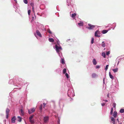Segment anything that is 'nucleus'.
<instances>
[{
    "instance_id": "f257e3e1",
    "label": "nucleus",
    "mask_w": 124,
    "mask_h": 124,
    "mask_svg": "<svg viewBox=\"0 0 124 124\" xmlns=\"http://www.w3.org/2000/svg\"><path fill=\"white\" fill-rule=\"evenodd\" d=\"M88 26L86 28L89 29H93L95 27V25H92L89 23L88 24Z\"/></svg>"
},
{
    "instance_id": "f03ea898",
    "label": "nucleus",
    "mask_w": 124,
    "mask_h": 124,
    "mask_svg": "<svg viewBox=\"0 0 124 124\" xmlns=\"http://www.w3.org/2000/svg\"><path fill=\"white\" fill-rule=\"evenodd\" d=\"M55 47L56 49V51L57 53H59L61 49H62V47L61 46H59L57 45L55 46Z\"/></svg>"
},
{
    "instance_id": "7ed1b4c3",
    "label": "nucleus",
    "mask_w": 124,
    "mask_h": 124,
    "mask_svg": "<svg viewBox=\"0 0 124 124\" xmlns=\"http://www.w3.org/2000/svg\"><path fill=\"white\" fill-rule=\"evenodd\" d=\"M35 110V108H33L30 109H28V113L29 114H31L34 112Z\"/></svg>"
},
{
    "instance_id": "20e7f679",
    "label": "nucleus",
    "mask_w": 124,
    "mask_h": 124,
    "mask_svg": "<svg viewBox=\"0 0 124 124\" xmlns=\"http://www.w3.org/2000/svg\"><path fill=\"white\" fill-rule=\"evenodd\" d=\"M10 111L9 109L7 108L6 110V118L8 119V118L9 113Z\"/></svg>"
},
{
    "instance_id": "39448f33",
    "label": "nucleus",
    "mask_w": 124,
    "mask_h": 124,
    "mask_svg": "<svg viewBox=\"0 0 124 124\" xmlns=\"http://www.w3.org/2000/svg\"><path fill=\"white\" fill-rule=\"evenodd\" d=\"M49 117L48 116H46L44 117V120L45 123L48 120Z\"/></svg>"
},
{
    "instance_id": "423d86ee",
    "label": "nucleus",
    "mask_w": 124,
    "mask_h": 124,
    "mask_svg": "<svg viewBox=\"0 0 124 124\" xmlns=\"http://www.w3.org/2000/svg\"><path fill=\"white\" fill-rule=\"evenodd\" d=\"M16 119V118L15 116H13L12 118L11 119L12 122V123H15V121Z\"/></svg>"
},
{
    "instance_id": "0eeeda50",
    "label": "nucleus",
    "mask_w": 124,
    "mask_h": 124,
    "mask_svg": "<svg viewBox=\"0 0 124 124\" xmlns=\"http://www.w3.org/2000/svg\"><path fill=\"white\" fill-rule=\"evenodd\" d=\"M20 115L22 116H23L24 115V112L22 109H21L20 111Z\"/></svg>"
},
{
    "instance_id": "6e6552de",
    "label": "nucleus",
    "mask_w": 124,
    "mask_h": 124,
    "mask_svg": "<svg viewBox=\"0 0 124 124\" xmlns=\"http://www.w3.org/2000/svg\"><path fill=\"white\" fill-rule=\"evenodd\" d=\"M111 119L112 121H113V124H115V120L114 118V117H111Z\"/></svg>"
},
{
    "instance_id": "1a4fd4ad",
    "label": "nucleus",
    "mask_w": 124,
    "mask_h": 124,
    "mask_svg": "<svg viewBox=\"0 0 124 124\" xmlns=\"http://www.w3.org/2000/svg\"><path fill=\"white\" fill-rule=\"evenodd\" d=\"M117 113L116 111H115L114 112L113 114V116L115 118H116L117 115Z\"/></svg>"
},
{
    "instance_id": "9d476101",
    "label": "nucleus",
    "mask_w": 124,
    "mask_h": 124,
    "mask_svg": "<svg viewBox=\"0 0 124 124\" xmlns=\"http://www.w3.org/2000/svg\"><path fill=\"white\" fill-rule=\"evenodd\" d=\"M93 62L94 65H96L97 63V62L95 59H94L93 60Z\"/></svg>"
},
{
    "instance_id": "9b49d317",
    "label": "nucleus",
    "mask_w": 124,
    "mask_h": 124,
    "mask_svg": "<svg viewBox=\"0 0 124 124\" xmlns=\"http://www.w3.org/2000/svg\"><path fill=\"white\" fill-rule=\"evenodd\" d=\"M97 75L95 73H93L92 75V77L93 78H95Z\"/></svg>"
},
{
    "instance_id": "f8f14e48",
    "label": "nucleus",
    "mask_w": 124,
    "mask_h": 124,
    "mask_svg": "<svg viewBox=\"0 0 124 124\" xmlns=\"http://www.w3.org/2000/svg\"><path fill=\"white\" fill-rule=\"evenodd\" d=\"M99 31H96L95 33V37H100V35H98V33H99Z\"/></svg>"
},
{
    "instance_id": "ddd939ff",
    "label": "nucleus",
    "mask_w": 124,
    "mask_h": 124,
    "mask_svg": "<svg viewBox=\"0 0 124 124\" xmlns=\"http://www.w3.org/2000/svg\"><path fill=\"white\" fill-rule=\"evenodd\" d=\"M109 75L110 78H111L112 79H114V77L111 74V73L110 72H109Z\"/></svg>"
},
{
    "instance_id": "4468645a",
    "label": "nucleus",
    "mask_w": 124,
    "mask_h": 124,
    "mask_svg": "<svg viewBox=\"0 0 124 124\" xmlns=\"http://www.w3.org/2000/svg\"><path fill=\"white\" fill-rule=\"evenodd\" d=\"M37 35L40 37H42V35L39 31H37Z\"/></svg>"
},
{
    "instance_id": "2eb2a0df",
    "label": "nucleus",
    "mask_w": 124,
    "mask_h": 124,
    "mask_svg": "<svg viewBox=\"0 0 124 124\" xmlns=\"http://www.w3.org/2000/svg\"><path fill=\"white\" fill-rule=\"evenodd\" d=\"M30 5L32 7V10H33V11L34 12V3L32 2H31V3L30 4Z\"/></svg>"
},
{
    "instance_id": "dca6fc26",
    "label": "nucleus",
    "mask_w": 124,
    "mask_h": 124,
    "mask_svg": "<svg viewBox=\"0 0 124 124\" xmlns=\"http://www.w3.org/2000/svg\"><path fill=\"white\" fill-rule=\"evenodd\" d=\"M48 40L50 42H53L54 41V40L52 38H49Z\"/></svg>"
},
{
    "instance_id": "f3484780",
    "label": "nucleus",
    "mask_w": 124,
    "mask_h": 124,
    "mask_svg": "<svg viewBox=\"0 0 124 124\" xmlns=\"http://www.w3.org/2000/svg\"><path fill=\"white\" fill-rule=\"evenodd\" d=\"M118 70V68H116L115 69H113L112 70L115 73Z\"/></svg>"
},
{
    "instance_id": "a211bd4d",
    "label": "nucleus",
    "mask_w": 124,
    "mask_h": 124,
    "mask_svg": "<svg viewBox=\"0 0 124 124\" xmlns=\"http://www.w3.org/2000/svg\"><path fill=\"white\" fill-rule=\"evenodd\" d=\"M43 106L42 104H41L39 106V109L40 110V112H41L42 111V108Z\"/></svg>"
},
{
    "instance_id": "6ab92c4d",
    "label": "nucleus",
    "mask_w": 124,
    "mask_h": 124,
    "mask_svg": "<svg viewBox=\"0 0 124 124\" xmlns=\"http://www.w3.org/2000/svg\"><path fill=\"white\" fill-rule=\"evenodd\" d=\"M78 25L80 26H82L83 25V22H81L80 23H78Z\"/></svg>"
},
{
    "instance_id": "aec40b11",
    "label": "nucleus",
    "mask_w": 124,
    "mask_h": 124,
    "mask_svg": "<svg viewBox=\"0 0 124 124\" xmlns=\"http://www.w3.org/2000/svg\"><path fill=\"white\" fill-rule=\"evenodd\" d=\"M102 56H103L104 58H105L106 57V55L105 53L104 52L102 53Z\"/></svg>"
},
{
    "instance_id": "412c9836",
    "label": "nucleus",
    "mask_w": 124,
    "mask_h": 124,
    "mask_svg": "<svg viewBox=\"0 0 124 124\" xmlns=\"http://www.w3.org/2000/svg\"><path fill=\"white\" fill-rule=\"evenodd\" d=\"M61 63L62 64H64L65 63L64 62V60L62 58Z\"/></svg>"
},
{
    "instance_id": "4be33fe9",
    "label": "nucleus",
    "mask_w": 124,
    "mask_h": 124,
    "mask_svg": "<svg viewBox=\"0 0 124 124\" xmlns=\"http://www.w3.org/2000/svg\"><path fill=\"white\" fill-rule=\"evenodd\" d=\"M119 112L120 113H123L124 112V109H121L120 110Z\"/></svg>"
},
{
    "instance_id": "5701e85b",
    "label": "nucleus",
    "mask_w": 124,
    "mask_h": 124,
    "mask_svg": "<svg viewBox=\"0 0 124 124\" xmlns=\"http://www.w3.org/2000/svg\"><path fill=\"white\" fill-rule=\"evenodd\" d=\"M76 14L74 13V14H72L71 15V17L72 18H74L76 16Z\"/></svg>"
},
{
    "instance_id": "b1692460",
    "label": "nucleus",
    "mask_w": 124,
    "mask_h": 124,
    "mask_svg": "<svg viewBox=\"0 0 124 124\" xmlns=\"http://www.w3.org/2000/svg\"><path fill=\"white\" fill-rule=\"evenodd\" d=\"M66 69L65 68H64L63 69V74H65L66 72Z\"/></svg>"
},
{
    "instance_id": "393cba45",
    "label": "nucleus",
    "mask_w": 124,
    "mask_h": 124,
    "mask_svg": "<svg viewBox=\"0 0 124 124\" xmlns=\"http://www.w3.org/2000/svg\"><path fill=\"white\" fill-rule=\"evenodd\" d=\"M113 108L112 107L111 108V111L110 112V114L111 115L112 114V113H113Z\"/></svg>"
},
{
    "instance_id": "a878e982",
    "label": "nucleus",
    "mask_w": 124,
    "mask_h": 124,
    "mask_svg": "<svg viewBox=\"0 0 124 124\" xmlns=\"http://www.w3.org/2000/svg\"><path fill=\"white\" fill-rule=\"evenodd\" d=\"M29 121L32 124L34 123V121L33 120L31 119V120H29Z\"/></svg>"
},
{
    "instance_id": "bb28decb",
    "label": "nucleus",
    "mask_w": 124,
    "mask_h": 124,
    "mask_svg": "<svg viewBox=\"0 0 124 124\" xmlns=\"http://www.w3.org/2000/svg\"><path fill=\"white\" fill-rule=\"evenodd\" d=\"M18 118L19 119L18 121L19 122H21V119H22L21 118L20 116H18Z\"/></svg>"
},
{
    "instance_id": "cd10ccee",
    "label": "nucleus",
    "mask_w": 124,
    "mask_h": 124,
    "mask_svg": "<svg viewBox=\"0 0 124 124\" xmlns=\"http://www.w3.org/2000/svg\"><path fill=\"white\" fill-rule=\"evenodd\" d=\"M116 104L115 103H114L113 104V106L114 108H116Z\"/></svg>"
},
{
    "instance_id": "c85d7f7f",
    "label": "nucleus",
    "mask_w": 124,
    "mask_h": 124,
    "mask_svg": "<svg viewBox=\"0 0 124 124\" xmlns=\"http://www.w3.org/2000/svg\"><path fill=\"white\" fill-rule=\"evenodd\" d=\"M108 66H109V65H107L106 66L105 68V70L106 71H107V70L108 69Z\"/></svg>"
},
{
    "instance_id": "c756f323",
    "label": "nucleus",
    "mask_w": 124,
    "mask_h": 124,
    "mask_svg": "<svg viewBox=\"0 0 124 124\" xmlns=\"http://www.w3.org/2000/svg\"><path fill=\"white\" fill-rule=\"evenodd\" d=\"M102 47H104L105 46V44L104 43V42H102Z\"/></svg>"
},
{
    "instance_id": "7c9ffc66",
    "label": "nucleus",
    "mask_w": 124,
    "mask_h": 124,
    "mask_svg": "<svg viewBox=\"0 0 124 124\" xmlns=\"http://www.w3.org/2000/svg\"><path fill=\"white\" fill-rule=\"evenodd\" d=\"M34 116V115H32L29 118V120H31V119H32V118Z\"/></svg>"
},
{
    "instance_id": "2f4dec72",
    "label": "nucleus",
    "mask_w": 124,
    "mask_h": 124,
    "mask_svg": "<svg viewBox=\"0 0 124 124\" xmlns=\"http://www.w3.org/2000/svg\"><path fill=\"white\" fill-rule=\"evenodd\" d=\"M23 1L25 3L27 4L28 3V1L27 0H23Z\"/></svg>"
},
{
    "instance_id": "473e14b6",
    "label": "nucleus",
    "mask_w": 124,
    "mask_h": 124,
    "mask_svg": "<svg viewBox=\"0 0 124 124\" xmlns=\"http://www.w3.org/2000/svg\"><path fill=\"white\" fill-rule=\"evenodd\" d=\"M94 39L93 38H92L91 43L93 44L94 43Z\"/></svg>"
},
{
    "instance_id": "72a5a7b5",
    "label": "nucleus",
    "mask_w": 124,
    "mask_h": 124,
    "mask_svg": "<svg viewBox=\"0 0 124 124\" xmlns=\"http://www.w3.org/2000/svg\"><path fill=\"white\" fill-rule=\"evenodd\" d=\"M65 76H66L67 78H69V75L67 73H66L65 74Z\"/></svg>"
},
{
    "instance_id": "f704fd0d",
    "label": "nucleus",
    "mask_w": 124,
    "mask_h": 124,
    "mask_svg": "<svg viewBox=\"0 0 124 124\" xmlns=\"http://www.w3.org/2000/svg\"><path fill=\"white\" fill-rule=\"evenodd\" d=\"M28 14L29 15L30 14V13L31 12V10H29L28 11Z\"/></svg>"
},
{
    "instance_id": "c9c22d12",
    "label": "nucleus",
    "mask_w": 124,
    "mask_h": 124,
    "mask_svg": "<svg viewBox=\"0 0 124 124\" xmlns=\"http://www.w3.org/2000/svg\"><path fill=\"white\" fill-rule=\"evenodd\" d=\"M110 54L109 51H107L106 52V54L107 55H108Z\"/></svg>"
},
{
    "instance_id": "e433bc0d",
    "label": "nucleus",
    "mask_w": 124,
    "mask_h": 124,
    "mask_svg": "<svg viewBox=\"0 0 124 124\" xmlns=\"http://www.w3.org/2000/svg\"><path fill=\"white\" fill-rule=\"evenodd\" d=\"M100 67V66L99 65H96V69H98Z\"/></svg>"
},
{
    "instance_id": "4c0bfd02",
    "label": "nucleus",
    "mask_w": 124,
    "mask_h": 124,
    "mask_svg": "<svg viewBox=\"0 0 124 124\" xmlns=\"http://www.w3.org/2000/svg\"><path fill=\"white\" fill-rule=\"evenodd\" d=\"M108 31H102V32L103 34H105Z\"/></svg>"
},
{
    "instance_id": "58836bf2",
    "label": "nucleus",
    "mask_w": 124,
    "mask_h": 124,
    "mask_svg": "<svg viewBox=\"0 0 124 124\" xmlns=\"http://www.w3.org/2000/svg\"><path fill=\"white\" fill-rule=\"evenodd\" d=\"M46 105V104H45L44 103H43V105H44L43 108H44L45 107Z\"/></svg>"
},
{
    "instance_id": "ea45409f",
    "label": "nucleus",
    "mask_w": 124,
    "mask_h": 124,
    "mask_svg": "<svg viewBox=\"0 0 124 124\" xmlns=\"http://www.w3.org/2000/svg\"><path fill=\"white\" fill-rule=\"evenodd\" d=\"M105 103L101 104V105L102 106H103L105 105Z\"/></svg>"
},
{
    "instance_id": "a19ab883",
    "label": "nucleus",
    "mask_w": 124,
    "mask_h": 124,
    "mask_svg": "<svg viewBox=\"0 0 124 124\" xmlns=\"http://www.w3.org/2000/svg\"><path fill=\"white\" fill-rule=\"evenodd\" d=\"M103 101H105V102H107L108 101L107 100H103Z\"/></svg>"
},
{
    "instance_id": "79ce46f5",
    "label": "nucleus",
    "mask_w": 124,
    "mask_h": 124,
    "mask_svg": "<svg viewBox=\"0 0 124 124\" xmlns=\"http://www.w3.org/2000/svg\"><path fill=\"white\" fill-rule=\"evenodd\" d=\"M34 17H32V20H33L34 19Z\"/></svg>"
},
{
    "instance_id": "37998d69",
    "label": "nucleus",
    "mask_w": 124,
    "mask_h": 124,
    "mask_svg": "<svg viewBox=\"0 0 124 124\" xmlns=\"http://www.w3.org/2000/svg\"><path fill=\"white\" fill-rule=\"evenodd\" d=\"M102 31H108L107 30H102Z\"/></svg>"
},
{
    "instance_id": "c03bdc74",
    "label": "nucleus",
    "mask_w": 124,
    "mask_h": 124,
    "mask_svg": "<svg viewBox=\"0 0 124 124\" xmlns=\"http://www.w3.org/2000/svg\"><path fill=\"white\" fill-rule=\"evenodd\" d=\"M50 34H51L52 33V31H48Z\"/></svg>"
},
{
    "instance_id": "a18cd8bd",
    "label": "nucleus",
    "mask_w": 124,
    "mask_h": 124,
    "mask_svg": "<svg viewBox=\"0 0 124 124\" xmlns=\"http://www.w3.org/2000/svg\"><path fill=\"white\" fill-rule=\"evenodd\" d=\"M117 120L118 121V122H119V120H118V118H117Z\"/></svg>"
},
{
    "instance_id": "49530a36",
    "label": "nucleus",
    "mask_w": 124,
    "mask_h": 124,
    "mask_svg": "<svg viewBox=\"0 0 124 124\" xmlns=\"http://www.w3.org/2000/svg\"><path fill=\"white\" fill-rule=\"evenodd\" d=\"M107 96L108 97H109V94H108L107 95Z\"/></svg>"
},
{
    "instance_id": "de8ad7c7",
    "label": "nucleus",
    "mask_w": 124,
    "mask_h": 124,
    "mask_svg": "<svg viewBox=\"0 0 124 124\" xmlns=\"http://www.w3.org/2000/svg\"><path fill=\"white\" fill-rule=\"evenodd\" d=\"M16 2H17V0H14Z\"/></svg>"
},
{
    "instance_id": "09e8293b",
    "label": "nucleus",
    "mask_w": 124,
    "mask_h": 124,
    "mask_svg": "<svg viewBox=\"0 0 124 124\" xmlns=\"http://www.w3.org/2000/svg\"><path fill=\"white\" fill-rule=\"evenodd\" d=\"M104 78L103 79V80L104 81Z\"/></svg>"
},
{
    "instance_id": "8fccbe9b",
    "label": "nucleus",
    "mask_w": 124,
    "mask_h": 124,
    "mask_svg": "<svg viewBox=\"0 0 124 124\" xmlns=\"http://www.w3.org/2000/svg\"><path fill=\"white\" fill-rule=\"evenodd\" d=\"M119 124H122L121 123H120Z\"/></svg>"
}]
</instances>
